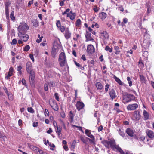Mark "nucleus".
I'll use <instances>...</instances> for the list:
<instances>
[{
	"label": "nucleus",
	"instance_id": "29",
	"mask_svg": "<svg viewBox=\"0 0 154 154\" xmlns=\"http://www.w3.org/2000/svg\"><path fill=\"white\" fill-rule=\"evenodd\" d=\"M50 87H54L56 86V82L54 81H51L48 83Z\"/></svg>",
	"mask_w": 154,
	"mask_h": 154
},
{
	"label": "nucleus",
	"instance_id": "48",
	"mask_svg": "<svg viewBox=\"0 0 154 154\" xmlns=\"http://www.w3.org/2000/svg\"><path fill=\"white\" fill-rule=\"evenodd\" d=\"M145 139V137L144 136H141L139 138V140L140 141H143Z\"/></svg>",
	"mask_w": 154,
	"mask_h": 154
},
{
	"label": "nucleus",
	"instance_id": "31",
	"mask_svg": "<svg viewBox=\"0 0 154 154\" xmlns=\"http://www.w3.org/2000/svg\"><path fill=\"white\" fill-rule=\"evenodd\" d=\"M127 80L128 81V83L129 84V86H132V82L131 80V78L129 77H127Z\"/></svg>",
	"mask_w": 154,
	"mask_h": 154
},
{
	"label": "nucleus",
	"instance_id": "61",
	"mask_svg": "<svg viewBox=\"0 0 154 154\" xmlns=\"http://www.w3.org/2000/svg\"><path fill=\"white\" fill-rule=\"evenodd\" d=\"M151 8L149 7H148L147 10V13L148 14H149V13H151Z\"/></svg>",
	"mask_w": 154,
	"mask_h": 154
},
{
	"label": "nucleus",
	"instance_id": "60",
	"mask_svg": "<svg viewBox=\"0 0 154 154\" xmlns=\"http://www.w3.org/2000/svg\"><path fill=\"white\" fill-rule=\"evenodd\" d=\"M10 17L12 20H14L15 19V17L14 15H10Z\"/></svg>",
	"mask_w": 154,
	"mask_h": 154
},
{
	"label": "nucleus",
	"instance_id": "24",
	"mask_svg": "<svg viewBox=\"0 0 154 154\" xmlns=\"http://www.w3.org/2000/svg\"><path fill=\"white\" fill-rule=\"evenodd\" d=\"M95 85L98 90H101L103 88V86L100 82H96L95 84Z\"/></svg>",
	"mask_w": 154,
	"mask_h": 154
},
{
	"label": "nucleus",
	"instance_id": "57",
	"mask_svg": "<svg viewBox=\"0 0 154 154\" xmlns=\"http://www.w3.org/2000/svg\"><path fill=\"white\" fill-rule=\"evenodd\" d=\"M81 58L82 60H83V61H85L86 60L85 56L84 54L82 56Z\"/></svg>",
	"mask_w": 154,
	"mask_h": 154
},
{
	"label": "nucleus",
	"instance_id": "11",
	"mask_svg": "<svg viewBox=\"0 0 154 154\" xmlns=\"http://www.w3.org/2000/svg\"><path fill=\"white\" fill-rule=\"evenodd\" d=\"M87 51L88 53L92 54L95 52V48L92 45H89L87 46Z\"/></svg>",
	"mask_w": 154,
	"mask_h": 154
},
{
	"label": "nucleus",
	"instance_id": "10",
	"mask_svg": "<svg viewBox=\"0 0 154 154\" xmlns=\"http://www.w3.org/2000/svg\"><path fill=\"white\" fill-rule=\"evenodd\" d=\"M109 93L111 97V99L112 100H113L117 97L116 92L113 89H110Z\"/></svg>",
	"mask_w": 154,
	"mask_h": 154
},
{
	"label": "nucleus",
	"instance_id": "7",
	"mask_svg": "<svg viewBox=\"0 0 154 154\" xmlns=\"http://www.w3.org/2000/svg\"><path fill=\"white\" fill-rule=\"evenodd\" d=\"M138 107V105L135 103L132 104H129L127 106V109L128 110H134L136 109Z\"/></svg>",
	"mask_w": 154,
	"mask_h": 154
},
{
	"label": "nucleus",
	"instance_id": "15",
	"mask_svg": "<svg viewBox=\"0 0 154 154\" xmlns=\"http://www.w3.org/2000/svg\"><path fill=\"white\" fill-rule=\"evenodd\" d=\"M13 71V69L12 67H10L9 68L8 74L5 77V78L7 79H9L10 77L12 76Z\"/></svg>",
	"mask_w": 154,
	"mask_h": 154
},
{
	"label": "nucleus",
	"instance_id": "4",
	"mask_svg": "<svg viewBox=\"0 0 154 154\" xmlns=\"http://www.w3.org/2000/svg\"><path fill=\"white\" fill-rule=\"evenodd\" d=\"M135 98V96L133 94H128L123 97V102L125 104L130 101L134 100Z\"/></svg>",
	"mask_w": 154,
	"mask_h": 154
},
{
	"label": "nucleus",
	"instance_id": "3",
	"mask_svg": "<svg viewBox=\"0 0 154 154\" xmlns=\"http://www.w3.org/2000/svg\"><path fill=\"white\" fill-rule=\"evenodd\" d=\"M29 29V28L26 23H21L18 28V33H26Z\"/></svg>",
	"mask_w": 154,
	"mask_h": 154
},
{
	"label": "nucleus",
	"instance_id": "9",
	"mask_svg": "<svg viewBox=\"0 0 154 154\" xmlns=\"http://www.w3.org/2000/svg\"><path fill=\"white\" fill-rule=\"evenodd\" d=\"M84 106L85 105L84 103L80 101H77L76 105L77 109L79 111L83 109Z\"/></svg>",
	"mask_w": 154,
	"mask_h": 154
},
{
	"label": "nucleus",
	"instance_id": "51",
	"mask_svg": "<svg viewBox=\"0 0 154 154\" xmlns=\"http://www.w3.org/2000/svg\"><path fill=\"white\" fill-rule=\"evenodd\" d=\"M57 26L58 27H61L60 23V21H58L56 23Z\"/></svg>",
	"mask_w": 154,
	"mask_h": 154
},
{
	"label": "nucleus",
	"instance_id": "26",
	"mask_svg": "<svg viewBox=\"0 0 154 154\" xmlns=\"http://www.w3.org/2000/svg\"><path fill=\"white\" fill-rule=\"evenodd\" d=\"M76 16V14L75 13H73L72 11H70V18L71 20H73L75 19Z\"/></svg>",
	"mask_w": 154,
	"mask_h": 154
},
{
	"label": "nucleus",
	"instance_id": "18",
	"mask_svg": "<svg viewBox=\"0 0 154 154\" xmlns=\"http://www.w3.org/2000/svg\"><path fill=\"white\" fill-rule=\"evenodd\" d=\"M64 35L66 39H68L70 38L71 33L69 32L68 29L65 30Z\"/></svg>",
	"mask_w": 154,
	"mask_h": 154
},
{
	"label": "nucleus",
	"instance_id": "62",
	"mask_svg": "<svg viewBox=\"0 0 154 154\" xmlns=\"http://www.w3.org/2000/svg\"><path fill=\"white\" fill-rule=\"evenodd\" d=\"M63 147L64 149L66 150V151H67L68 150V148L67 146L66 145H64L63 146Z\"/></svg>",
	"mask_w": 154,
	"mask_h": 154
},
{
	"label": "nucleus",
	"instance_id": "13",
	"mask_svg": "<svg viewBox=\"0 0 154 154\" xmlns=\"http://www.w3.org/2000/svg\"><path fill=\"white\" fill-rule=\"evenodd\" d=\"M146 133L149 138L151 139L154 138V133L152 131L148 129L146 131Z\"/></svg>",
	"mask_w": 154,
	"mask_h": 154
},
{
	"label": "nucleus",
	"instance_id": "42",
	"mask_svg": "<svg viewBox=\"0 0 154 154\" xmlns=\"http://www.w3.org/2000/svg\"><path fill=\"white\" fill-rule=\"evenodd\" d=\"M44 90L45 91H47L48 90V84L47 83H45L44 85Z\"/></svg>",
	"mask_w": 154,
	"mask_h": 154
},
{
	"label": "nucleus",
	"instance_id": "12",
	"mask_svg": "<svg viewBox=\"0 0 154 154\" xmlns=\"http://www.w3.org/2000/svg\"><path fill=\"white\" fill-rule=\"evenodd\" d=\"M26 68L27 71L28 73L31 72H34L32 70V64L30 62L27 63L26 65Z\"/></svg>",
	"mask_w": 154,
	"mask_h": 154
},
{
	"label": "nucleus",
	"instance_id": "23",
	"mask_svg": "<svg viewBox=\"0 0 154 154\" xmlns=\"http://www.w3.org/2000/svg\"><path fill=\"white\" fill-rule=\"evenodd\" d=\"M140 116L139 113L136 112L134 115V119L135 120H138L140 119Z\"/></svg>",
	"mask_w": 154,
	"mask_h": 154
},
{
	"label": "nucleus",
	"instance_id": "47",
	"mask_svg": "<svg viewBox=\"0 0 154 154\" xmlns=\"http://www.w3.org/2000/svg\"><path fill=\"white\" fill-rule=\"evenodd\" d=\"M69 11H70L69 9V8L67 9L64 12H63L62 13V14L63 15H64L65 14H68L67 13L69 12Z\"/></svg>",
	"mask_w": 154,
	"mask_h": 154
},
{
	"label": "nucleus",
	"instance_id": "30",
	"mask_svg": "<svg viewBox=\"0 0 154 154\" xmlns=\"http://www.w3.org/2000/svg\"><path fill=\"white\" fill-rule=\"evenodd\" d=\"M118 133L122 137H125V134L124 132L123 131H122L121 129H120L118 131Z\"/></svg>",
	"mask_w": 154,
	"mask_h": 154
},
{
	"label": "nucleus",
	"instance_id": "22",
	"mask_svg": "<svg viewBox=\"0 0 154 154\" xmlns=\"http://www.w3.org/2000/svg\"><path fill=\"white\" fill-rule=\"evenodd\" d=\"M90 131L86 129L85 131V133L88 136L91 138L94 137V136L91 134Z\"/></svg>",
	"mask_w": 154,
	"mask_h": 154
},
{
	"label": "nucleus",
	"instance_id": "63",
	"mask_svg": "<svg viewBox=\"0 0 154 154\" xmlns=\"http://www.w3.org/2000/svg\"><path fill=\"white\" fill-rule=\"evenodd\" d=\"M75 64L76 65V66L77 67H78L79 68L80 67H81V65H80V64H79V63L76 62V61H75Z\"/></svg>",
	"mask_w": 154,
	"mask_h": 154
},
{
	"label": "nucleus",
	"instance_id": "53",
	"mask_svg": "<svg viewBox=\"0 0 154 154\" xmlns=\"http://www.w3.org/2000/svg\"><path fill=\"white\" fill-rule=\"evenodd\" d=\"M60 30L62 32H63L65 31V28L63 26H62L60 27Z\"/></svg>",
	"mask_w": 154,
	"mask_h": 154
},
{
	"label": "nucleus",
	"instance_id": "36",
	"mask_svg": "<svg viewBox=\"0 0 154 154\" xmlns=\"http://www.w3.org/2000/svg\"><path fill=\"white\" fill-rule=\"evenodd\" d=\"M88 140H89V141L91 143H92L93 144H95V138L93 137L91 139H90L89 138H88Z\"/></svg>",
	"mask_w": 154,
	"mask_h": 154
},
{
	"label": "nucleus",
	"instance_id": "55",
	"mask_svg": "<svg viewBox=\"0 0 154 154\" xmlns=\"http://www.w3.org/2000/svg\"><path fill=\"white\" fill-rule=\"evenodd\" d=\"M19 125L20 126L22 124V121L21 119H19L18 122Z\"/></svg>",
	"mask_w": 154,
	"mask_h": 154
},
{
	"label": "nucleus",
	"instance_id": "49",
	"mask_svg": "<svg viewBox=\"0 0 154 154\" xmlns=\"http://www.w3.org/2000/svg\"><path fill=\"white\" fill-rule=\"evenodd\" d=\"M49 112L47 109H45V116H48L49 115Z\"/></svg>",
	"mask_w": 154,
	"mask_h": 154
},
{
	"label": "nucleus",
	"instance_id": "28",
	"mask_svg": "<svg viewBox=\"0 0 154 154\" xmlns=\"http://www.w3.org/2000/svg\"><path fill=\"white\" fill-rule=\"evenodd\" d=\"M11 2L10 1L8 0L5 2V8H9V7L10 6Z\"/></svg>",
	"mask_w": 154,
	"mask_h": 154
},
{
	"label": "nucleus",
	"instance_id": "44",
	"mask_svg": "<svg viewBox=\"0 0 154 154\" xmlns=\"http://www.w3.org/2000/svg\"><path fill=\"white\" fill-rule=\"evenodd\" d=\"M110 86V85L108 84H107L105 85V91L106 92L108 91Z\"/></svg>",
	"mask_w": 154,
	"mask_h": 154
},
{
	"label": "nucleus",
	"instance_id": "19",
	"mask_svg": "<svg viewBox=\"0 0 154 154\" xmlns=\"http://www.w3.org/2000/svg\"><path fill=\"white\" fill-rule=\"evenodd\" d=\"M99 17L102 20H104L106 17V14L104 12H101L99 14Z\"/></svg>",
	"mask_w": 154,
	"mask_h": 154
},
{
	"label": "nucleus",
	"instance_id": "40",
	"mask_svg": "<svg viewBox=\"0 0 154 154\" xmlns=\"http://www.w3.org/2000/svg\"><path fill=\"white\" fill-rule=\"evenodd\" d=\"M74 116V115L73 114V113H72V111H70L69 112V116L71 119V120H73V118Z\"/></svg>",
	"mask_w": 154,
	"mask_h": 154
},
{
	"label": "nucleus",
	"instance_id": "54",
	"mask_svg": "<svg viewBox=\"0 0 154 154\" xmlns=\"http://www.w3.org/2000/svg\"><path fill=\"white\" fill-rule=\"evenodd\" d=\"M29 57L32 60V61L34 62V59L32 54H30L29 55Z\"/></svg>",
	"mask_w": 154,
	"mask_h": 154
},
{
	"label": "nucleus",
	"instance_id": "41",
	"mask_svg": "<svg viewBox=\"0 0 154 154\" xmlns=\"http://www.w3.org/2000/svg\"><path fill=\"white\" fill-rule=\"evenodd\" d=\"M28 111L30 113H33L34 112V111L32 107H28L27 108Z\"/></svg>",
	"mask_w": 154,
	"mask_h": 154
},
{
	"label": "nucleus",
	"instance_id": "17",
	"mask_svg": "<svg viewBox=\"0 0 154 154\" xmlns=\"http://www.w3.org/2000/svg\"><path fill=\"white\" fill-rule=\"evenodd\" d=\"M101 36L105 39H107L109 38L108 34L106 31H103L101 32Z\"/></svg>",
	"mask_w": 154,
	"mask_h": 154
},
{
	"label": "nucleus",
	"instance_id": "32",
	"mask_svg": "<svg viewBox=\"0 0 154 154\" xmlns=\"http://www.w3.org/2000/svg\"><path fill=\"white\" fill-rule=\"evenodd\" d=\"M140 78L141 81L142 82H145L146 79L145 78L143 75H140Z\"/></svg>",
	"mask_w": 154,
	"mask_h": 154
},
{
	"label": "nucleus",
	"instance_id": "35",
	"mask_svg": "<svg viewBox=\"0 0 154 154\" xmlns=\"http://www.w3.org/2000/svg\"><path fill=\"white\" fill-rule=\"evenodd\" d=\"M56 132V133L61 132L62 128L60 126H57L55 129Z\"/></svg>",
	"mask_w": 154,
	"mask_h": 154
},
{
	"label": "nucleus",
	"instance_id": "6",
	"mask_svg": "<svg viewBox=\"0 0 154 154\" xmlns=\"http://www.w3.org/2000/svg\"><path fill=\"white\" fill-rule=\"evenodd\" d=\"M18 36L20 39L25 42H26L29 38V35L24 33H18Z\"/></svg>",
	"mask_w": 154,
	"mask_h": 154
},
{
	"label": "nucleus",
	"instance_id": "8",
	"mask_svg": "<svg viewBox=\"0 0 154 154\" xmlns=\"http://www.w3.org/2000/svg\"><path fill=\"white\" fill-rule=\"evenodd\" d=\"M125 132L130 137L134 136V130L130 128H127L125 131Z\"/></svg>",
	"mask_w": 154,
	"mask_h": 154
},
{
	"label": "nucleus",
	"instance_id": "20",
	"mask_svg": "<svg viewBox=\"0 0 154 154\" xmlns=\"http://www.w3.org/2000/svg\"><path fill=\"white\" fill-rule=\"evenodd\" d=\"M57 52L58 51L56 49L54 48H52L51 51L52 56L53 57H56V55Z\"/></svg>",
	"mask_w": 154,
	"mask_h": 154
},
{
	"label": "nucleus",
	"instance_id": "52",
	"mask_svg": "<svg viewBox=\"0 0 154 154\" xmlns=\"http://www.w3.org/2000/svg\"><path fill=\"white\" fill-rule=\"evenodd\" d=\"M61 117L63 118H64L65 117V114L64 112H62L60 113Z\"/></svg>",
	"mask_w": 154,
	"mask_h": 154
},
{
	"label": "nucleus",
	"instance_id": "56",
	"mask_svg": "<svg viewBox=\"0 0 154 154\" xmlns=\"http://www.w3.org/2000/svg\"><path fill=\"white\" fill-rule=\"evenodd\" d=\"M53 125H54V127H55V129L56 128V127H57V126H58L57 125V123L56 122H55L54 121L53 122Z\"/></svg>",
	"mask_w": 154,
	"mask_h": 154
},
{
	"label": "nucleus",
	"instance_id": "50",
	"mask_svg": "<svg viewBox=\"0 0 154 154\" xmlns=\"http://www.w3.org/2000/svg\"><path fill=\"white\" fill-rule=\"evenodd\" d=\"M21 81L23 85L26 86V81L24 79H22Z\"/></svg>",
	"mask_w": 154,
	"mask_h": 154
},
{
	"label": "nucleus",
	"instance_id": "38",
	"mask_svg": "<svg viewBox=\"0 0 154 154\" xmlns=\"http://www.w3.org/2000/svg\"><path fill=\"white\" fill-rule=\"evenodd\" d=\"M30 48V47L29 45H26L24 48L23 50L24 51H27Z\"/></svg>",
	"mask_w": 154,
	"mask_h": 154
},
{
	"label": "nucleus",
	"instance_id": "46",
	"mask_svg": "<svg viewBox=\"0 0 154 154\" xmlns=\"http://www.w3.org/2000/svg\"><path fill=\"white\" fill-rule=\"evenodd\" d=\"M17 43V40L15 39H13L12 42H11V45H15Z\"/></svg>",
	"mask_w": 154,
	"mask_h": 154
},
{
	"label": "nucleus",
	"instance_id": "1",
	"mask_svg": "<svg viewBox=\"0 0 154 154\" xmlns=\"http://www.w3.org/2000/svg\"><path fill=\"white\" fill-rule=\"evenodd\" d=\"M101 142L106 148L108 149L110 147L115 148L120 153V154H125L123 150L118 145H116V142L114 140L108 141L104 140H102Z\"/></svg>",
	"mask_w": 154,
	"mask_h": 154
},
{
	"label": "nucleus",
	"instance_id": "27",
	"mask_svg": "<svg viewBox=\"0 0 154 154\" xmlns=\"http://www.w3.org/2000/svg\"><path fill=\"white\" fill-rule=\"evenodd\" d=\"M143 115L145 120H147L149 118V114L147 112L144 110L143 112Z\"/></svg>",
	"mask_w": 154,
	"mask_h": 154
},
{
	"label": "nucleus",
	"instance_id": "2",
	"mask_svg": "<svg viewBox=\"0 0 154 154\" xmlns=\"http://www.w3.org/2000/svg\"><path fill=\"white\" fill-rule=\"evenodd\" d=\"M58 61L61 67L64 66L67 63L66 56L64 52L61 53L59 56Z\"/></svg>",
	"mask_w": 154,
	"mask_h": 154
},
{
	"label": "nucleus",
	"instance_id": "45",
	"mask_svg": "<svg viewBox=\"0 0 154 154\" xmlns=\"http://www.w3.org/2000/svg\"><path fill=\"white\" fill-rule=\"evenodd\" d=\"M72 127L74 128H75V127L77 128H78V129L79 130L82 131L83 132V131L82 130V127L80 126H77L75 125H73Z\"/></svg>",
	"mask_w": 154,
	"mask_h": 154
},
{
	"label": "nucleus",
	"instance_id": "39",
	"mask_svg": "<svg viewBox=\"0 0 154 154\" xmlns=\"http://www.w3.org/2000/svg\"><path fill=\"white\" fill-rule=\"evenodd\" d=\"M81 24V21L80 19H78L76 20V26H79Z\"/></svg>",
	"mask_w": 154,
	"mask_h": 154
},
{
	"label": "nucleus",
	"instance_id": "58",
	"mask_svg": "<svg viewBox=\"0 0 154 154\" xmlns=\"http://www.w3.org/2000/svg\"><path fill=\"white\" fill-rule=\"evenodd\" d=\"M103 129V126L102 125L100 126V127H99L98 128V131L99 132H100V131H101Z\"/></svg>",
	"mask_w": 154,
	"mask_h": 154
},
{
	"label": "nucleus",
	"instance_id": "59",
	"mask_svg": "<svg viewBox=\"0 0 154 154\" xmlns=\"http://www.w3.org/2000/svg\"><path fill=\"white\" fill-rule=\"evenodd\" d=\"M38 124V122H34L33 123V126L34 127H36L37 126Z\"/></svg>",
	"mask_w": 154,
	"mask_h": 154
},
{
	"label": "nucleus",
	"instance_id": "5",
	"mask_svg": "<svg viewBox=\"0 0 154 154\" xmlns=\"http://www.w3.org/2000/svg\"><path fill=\"white\" fill-rule=\"evenodd\" d=\"M30 74L29 76V82L31 86L32 87H34L35 86V72H31L29 73Z\"/></svg>",
	"mask_w": 154,
	"mask_h": 154
},
{
	"label": "nucleus",
	"instance_id": "21",
	"mask_svg": "<svg viewBox=\"0 0 154 154\" xmlns=\"http://www.w3.org/2000/svg\"><path fill=\"white\" fill-rule=\"evenodd\" d=\"M28 146L31 150H33L35 152H37V150L38 148L33 145H31L29 144H28Z\"/></svg>",
	"mask_w": 154,
	"mask_h": 154
},
{
	"label": "nucleus",
	"instance_id": "14",
	"mask_svg": "<svg viewBox=\"0 0 154 154\" xmlns=\"http://www.w3.org/2000/svg\"><path fill=\"white\" fill-rule=\"evenodd\" d=\"M91 33L87 31L86 34H85V36L86 37V42H88L89 41H92L94 39L91 36Z\"/></svg>",
	"mask_w": 154,
	"mask_h": 154
},
{
	"label": "nucleus",
	"instance_id": "16",
	"mask_svg": "<svg viewBox=\"0 0 154 154\" xmlns=\"http://www.w3.org/2000/svg\"><path fill=\"white\" fill-rule=\"evenodd\" d=\"M53 105L52 103H50V105L52 109L54 110L57 111L58 109V106L57 104L54 101L53 102Z\"/></svg>",
	"mask_w": 154,
	"mask_h": 154
},
{
	"label": "nucleus",
	"instance_id": "64",
	"mask_svg": "<svg viewBox=\"0 0 154 154\" xmlns=\"http://www.w3.org/2000/svg\"><path fill=\"white\" fill-rule=\"evenodd\" d=\"M52 132V130L51 128H50L47 131V132L48 133L50 134Z\"/></svg>",
	"mask_w": 154,
	"mask_h": 154
},
{
	"label": "nucleus",
	"instance_id": "25",
	"mask_svg": "<svg viewBox=\"0 0 154 154\" xmlns=\"http://www.w3.org/2000/svg\"><path fill=\"white\" fill-rule=\"evenodd\" d=\"M114 78L115 79L116 81L117 82L119 85H123V82L121 81L119 78L117 77L116 76H114Z\"/></svg>",
	"mask_w": 154,
	"mask_h": 154
},
{
	"label": "nucleus",
	"instance_id": "37",
	"mask_svg": "<svg viewBox=\"0 0 154 154\" xmlns=\"http://www.w3.org/2000/svg\"><path fill=\"white\" fill-rule=\"evenodd\" d=\"M106 51H108L109 52H111L112 51V49L108 46H106L105 48Z\"/></svg>",
	"mask_w": 154,
	"mask_h": 154
},
{
	"label": "nucleus",
	"instance_id": "33",
	"mask_svg": "<svg viewBox=\"0 0 154 154\" xmlns=\"http://www.w3.org/2000/svg\"><path fill=\"white\" fill-rule=\"evenodd\" d=\"M37 151L36 152H37L38 154H45V152L38 148V149Z\"/></svg>",
	"mask_w": 154,
	"mask_h": 154
},
{
	"label": "nucleus",
	"instance_id": "34",
	"mask_svg": "<svg viewBox=\"0 0 154 154\" xmlns=\"http://www.w3.org/2000/svg\"><path fill=\"white\" fill-rule=\"evenodd\" d=\"M5 12L6 17H8L9 16V8H5Z\"/></svg>",
	"mask_w": 154,
	"mask_h": 154
},
{
	"label": "nucleus",
	"instance_id": "43",
	"mask_svg": "<svg viewBox=\"0 0 154 154\" xmlns=\"http://www.w3.org/2000/svg\"><path fill=\"white\" fill-rule=\"evenodd\" d=\"M54 97L56 99L57 101H59V98L58 94L57 93H55L54 94Z\"/></svg>",
	"mask_w": 154,
	"mask_h": 154
}]
</instances>
